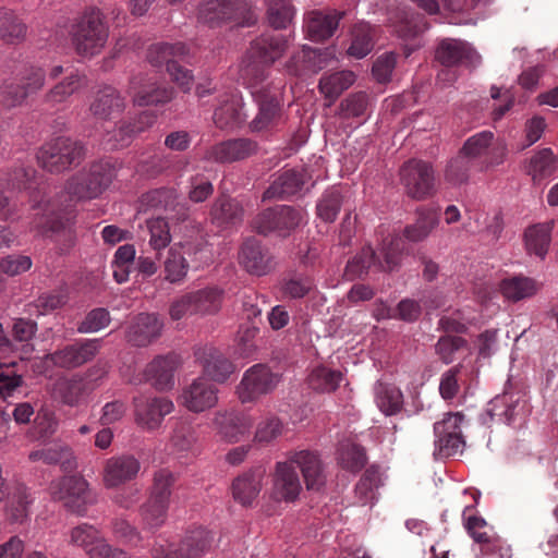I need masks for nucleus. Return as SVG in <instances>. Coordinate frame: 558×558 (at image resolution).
<instances>
[{
	"label": "nucleus",
	"mask_w": 558,
	"mask_h": 558,
	"mask_svg": "<svg viewBox=\"0 0 558 558\" xmlns=\"http://www.w3.org/2000/svg\"><path fill=\"white\" fill-rule=\"evenodd\" d=\"M300 470L307 490L320 492L327 476L316 451L308 449L289 451L284 461H278L271 473L270 497L277 502H294L303 489L296 470Z\"/></svg>",
	"instance_id": "obj_1"
},
{
	"label": "nucleus",
	"mask_w": 558,
	"mask_h": 558,
	"mask_svg": "<svg viewBox=\"0 0 558 558\" xmlns=\"http://www.w3.org/2000/svg\"><path fill=\"white\" fill-rule=\"evenodd\" d=\"M287 38L283 35L265 33L254 39L247 51L242 77L256 86L266 78V70L282 57L287 49Z\"/></svg>",
	"instance_id": "obj_2"
},
{
	"label": "nucleus",
	"mask_w": 558,
	"mask_h": 558,
	"mask_svg": "<svg viewBox=\"0 0 558 558\" xmlns=\"http://www.w3.org/2000/svg\"><path fill=\"white\" fill-rule=\"evenodd\" d=\"M402 250L398 238H387L378 252L371 245L364 246L361 252L348 262L345 275L350 279L361 278L372 268L377 271H393L400 267Z\"/></svg>",
	"instance_id": "obj_3"
},
{
	"label": "nucleus",
	"mask_w": 558,
	"mask_h": 558,
	"mask_svg": "<svg viewBox=\"0 0 558 558\" xmlns=\"http://www.w3.org/2000/svg\"><path fill=\"white\" fill-rule=\"evenodd\" d=\"M120 167V162L113 159H104L83 167L72 174V196L81 199L96 198L111 184Z\"/></svg>",
	"instance_id": "obj_4"
},
{
	"label": "nucleus",
	"mask_w": 558,
	"mask_h": 558,
	"mask_svg": "<svg viewBox=\"0 0 558 558\" xmlns=\"http://www.w3.org/2000/svg\"><path fill=\"white\" fill-rule=\"evenodd\" d=\"M99 9L86 10L72 32V46L82 57H93L105 47L109 28Z\"/></svg>",
	"instance_id": "obj_5"
},
{
	"label": "nucleus",
	"mask_w": 558,
	"mask_h": 558,
	"mask_svg": "<svg viewBox=\"0 0 558 558\" xmlns=\"http://www.w3.org/2000/svg\"><path fill=\"white\" fill-rule=\"evenodd\" d=\"M197 19L211 28L231 23L251 26L257 20L245 0H207L199 5Z\"/></svg>",
	"instance_id": "obj_6"
},
{
	"label": "nucleus",
	"mask_w": 558,
	"mask_h": 558,
	"mask_svg": "<svg viewBox=\"0 0 558 558\" xmlns=\"http://www.w3.org/2000/svg\"><path fill=\"white\" fill-rule=\"evenodd\" d=\"M186 56L187 48L182 43H159L149 47L147 59L154 66L166 65L167 72L172 81L177 83L184 93H187L192 88L193 74L190 70L179 64V61H183Z\"/></svg>",
	"instance_id": "obj_7"
},
{
	"label": "nucleus",
	"mask_w": 558,
	"mask_h": 558,
	"mask_svg": "<svg viewBox=\"0 0 558 558\" xmlns=\"http://www.w3.org/2000/svg\"><path fill=\"white\" fill-rule=\"evenodd\" d=\"M476 166L478 171H486L504 163L507 146L496 140L490 131H482L470 136L460 148Z\"/></svg>",
	"instance_id": "obj_8"
},
{
	"label": "nucleus",
	"mask_w": 558,
	"mask_h": 558,
	"mask_svg": "<svg viewBox=\"0 0 558 558\" xmlns=\"http://www.w3.org/2000/svg\"><path fill=\"white\" fill-rule=\"evenodd\" d=\"M400 183L405 194L415 201L427 199L436 193L435 171L428 161L412 158L399 170Z\"/></svg>",
	"instance_id": "obj_9"
},
{
	"label": "nucleus",
	"mask_w": 558,
	"mask_h": 558,
	"mask_svg": "<svg viewBox=\"0 0 558 558\" xmlns=\"http://www.w3.org/2000/svg\"><path fill=\"white\" fill-rule=\"evenodd\" d=\"M305 220V211L289 205H279L259 213L253 220L254 230L267 235L288 236Z\"/></svg>",
	"instance_id": "obj_10"
},
{
	"label": "nucleus",
	"mask_w": 558,
	"mask_h": 558,
	"mask_svg": "<svg viewBox=\"0 0 558 558\" xmlns=\"http://www.w3.org/2000/svg\"><path fill=\"white\" fill-rule=\"evenodd\" d=\"M389 22L393 33L407 43L404 46L405 57L421 46L418 37L429 27L423 14L408 7H399L391 12Z\"/></svg>",
	"instance_id": "obj_11"
},
{
	"label": "nucleus",
	"mask_w": 558,
	"mask_h": 558,
	"mask_svg": "<svg viewBox=\"0 0 558 558\" xmlns=\"http://www.w3.org/2000/svg\"><path fill=\"white\" fill-rule=\"evenodd\" d=\"M279 381L277 374L265 364H255L243 375L236 393L242 403L254 402L271 392Z\"/></svg>",
	"instance_id": "obj_12"
},
{
	"label": "nucleus",
	"mask_w": 558,
	"mask_h": 558,
	"mask_svg": "<svg viewBox=\"0 0 558 558\" xmlns=\"http://www.w3.org/2000/svg\"><path fill=\"white\" fill-rule=\"evenodd\" d=\"M258 105V112L251 121L252 132H263L276 128L282 119V102L280 98V87L275 89L260 88L253 92Z\"/></svg>",
	"instance_id": "obj_13"
},
{
	"label": "nucleus",
	"mask_w": 558,
	"mask_h": 558,
	"mask_svg": "<svg viewBox=\"0 0 558 558\" xmlns=\"http://www.w3.org/2000/svg\"><path fill=\"white\" fill-rule=\"evenodd\" d=\"M145 209H163L178 221L190 217L191 207L173 187H159L144 193L140 198Z\"/></svg>",
	"instance_id": "obj_14"
},
{
	"label": "nucleus",
	"mask_w": 558,
	"mask_h": 558,
	"mask_svg": "<svg viewBox=\"0 0 558 558\" xmlns=\"http://www.w3.org/2000/svg\"><path fill=\"white\" fill-rule=\"evenodd\" d=\"M213 424L221 440L235 444L250 434L253 420L243 412L223 410L216 412Z\"/></svg>",
	"instance_id": "obj_15"
},
{
	"label": "nucleus",
	"mask_w": 558,
	"mask_h": 558,
	"mask_svg": "<svg viewBox=\"0 0 558 558\" xmlns=\"http://www.w3.org/2000/svg\"><path fill=\"white\" fill-rule=\"evenodd\" d=\"M435 60L444 68L458 65L474 68L480 63L481 57L468 43L445 38L436 47Z\"/></svg>",
	"instance_id": "obj_16"
},
{
	"label": "nucleus",
	"mask_w": 558,
	"mask_h": 558,
	"mask_svg": "<svg viewBox=\"0 0 558 558\" xmlns=\"http://www.w3.org/2000/svg\"><path fill=\"white\" fill-rule=\"evenodd\" d=\"M258 145L246 137L231 138L210 146L204 155L207 161L232 163L256 154Z\"/></svg>",
	"instance_id": "obj_17"
},
{
	"label": "nucleus",
	"mask_w": 558,
	"mask_h": 558,
	"mask_svg": "<svg viewBox=\"0 0 558 558\" xmlns=\"http://www.w3.org/2000/svg\"><path fill=\"white\" fill-rule=\"evenodd\" d=\"M213 537L208 531L197 527L186 534L175 551L162 545L153 548V558H201L210 547Z\"/></svg>",
	"instance_id": "obj_18"
},
{
	"label": "nucleus",
	"mask_w": 558,
	"mask_h": 558,
	"mask_svg": "<svg viewBox=\"0 0 558 558\" xmlns=\"http://www.w3.org/2000/svg\"><path fill=\"white\" fill-rule=\"evenodd\" d=\"M73 543L82 547L90 558H129L124 550L112 548L99 538L97 530L88 524L72 529Z\"/></svg>",
	"instance_id": "obj_19"
},
{
	"label": "nucleus",
	"mask_w": 558,
	"mask_h": 558,
	"mask_svg": "<svg viewBox=\"0 0 558 558\" xmlns=\"http://www.w3.org/2000/svg\"><path fill=\"white\" fill-rule=\"evenodd\" d=\"M174 409L173 402L167 398H135L134 412L135 422L147 430L157 429L163 417Z\"/></svg>",
	"instance_id": "obj_20"
},
{
	"label": "nucleus",
	"mask_w": 558,
	"mask_h": 558,
	"mask_svg": "<svg viewBox=\"0 0 558 558\" xmlns=\"http://www.w3.org/2000/svg\"><path fill=\"white\" fill-rule=\"evenodd\" d=\"M239 264L254 276H265L274 268L269 251L255 238L246 239L239 251Z\"/></svg>",
	"instance_id": "obj_21"
},
{
	"label": "nucleus",
	"mask_w": 558,
	"mask_h": 558,
	"mask_svg": "<svg viewBox=\"0 0 558 558\" xmlns=\"http://www.w3.org/2000/svg\"><path fill=\"white\" fill-rule=\"evenodd\" d=\"M218 389L199 377L183 388L179 401L189 411L199 413L214 408L218 402Z\"/></svg>",
	"instance_id": "obj_22"
},
{
	"label": "nucleus",
	"mask_w": 558,
	"mask_h": 558,
	"mask_svg": "<svg viewBox=\"0 0 558 558\" xmlns=\"http://www.w3.org/2000/svg\"><path fill=\"white\" fill-rule=\"evenodd\" d=\"M141 470L140 461L132 454L114 456L106 460L102 471L104 485L116 488L134 480Z\"/></svg>",
	"instance_id": "obj_23"
},
{
	"label": "nucleus",
	"mask_w": 558,
	"mask_h": 558,
	"mask_svg": "<svg viewBox=\"0 0 558 558\" xmlns=\"http://www.w3.org/2000/svg\"><path fill=\"white\" fill-rule=\"evenodd\" d=\"M243 100L238 92H226L219 96L218 106L214 111V123L221 130H232L245 121Z\"/></svg>",
	"instance_id": "obj_24"
},
{
	"label": "nucleus",
	"mask_w": 558,
	"mask_h": 558,
	"mask_svg": "<svg viewBox=\"0 0 558 558\" xmlns=\"http://www.w3.org/2000/svg\"><path fill=\"white\" fill-rule=\"evenodd\" d=\"M37 159L49 172H63L70 166V138L59 136L46 144L40 148Z\"/></svg>",
	"instance_id": "obj_25"
},
{
	"label": "nucleus",
	"mask_w": 558,
	"mask_h": 558,
	"mask_svg": "<svg viewBox=\"0 0 558 558\" xmlns=\"http://www.w3.org/2000/svg\"><path fill=\"white\" fill-rule=\"evenodd\" d=\"M162 327L157 315L141 313L129 327L128 341L135 347H146L160 336Z\"/></svg>",
	"instance_id": "obj_26"
},
{
	"label": "nucleus",
	"mask_w": 558,
	"mask_h": 558,
	"mask_svg": "<svg viewBox=\"0 0 558 558\" xmlns=\"http://www.w3.org/2000/svg\"><path fill=\"white\" fill-rule=\"evenodd\" d=\"M343 15V12L336 10L310 12L305 19V29L308 38L313 41H324L330 38Z\"/></svg>",
	"instance_id": "obj_27"
},
{
	"label": "nucleus",
	"mask_w": 558,
	"mask_h": 558,
	"mask_svg": "<svg viewBox=\"0 0 558 558\" xmlns=\"http://www.w3.org/2000/svg\"><path fill=\"white\" fill-rule=\"evenodd\" d=\"M264 476L265 470L256 466L234 478L232 483L234 500L242 506H251L262 490Z\"/></svg>",
	"instance_id": "obj_28"
},
{
	"label": "nucleus",
	"mask_w": 558,
	"mask_h": 558,
	"mask_svg": "<svg viewBox=\"0 0 558 558\" xmlns=\"http://www.w3.org/2000/svg\"><path fill=\"white\" fill-rule=\"evenodd\" d=\"M204 374L216 383H225L234 373L235 366L219 350L213 347L204 348L197 353Z\"/></svg>",
	"instance_id": "obj_29"
},
{
	"label": "nucleus",
	"mask_w": 558,
	"mask_h": 558,
	"mask_svg": "<svg viewBox=\"0 0 558 558\" xmlns=\"http://www.w3.org/2000/svg\"><path fill=\"white\" fill-rule=\"evenodd\" d=\"M305 184V174L295 169L282 171L263 194V201L282 199L299 193Z\"/></svg>",
	"instance_id": "obj_30"
},
{
	"label": "nucleus",
	"mask_w": 558,
	"mask_h": 558,
	"mask_svg": "<svg viewBox=\"0 0 558 558\" xmlns=\"http://www.w3.org/2000/svg\"><path fill=\"white\" fill-rule=\"evenodd\" d=\"M177 361L173 356H159L145 368V379L157 390H169L174 385Z\"/></svg>",
	"instance_id": "obj_31"
},
{
	"label": "nucleus",
	"mask_w": 558,
	"mask_h": 558,
	"mask_svg": "<svg viewBox=\"0 0 558 558\" xmlns=\"http://www.w3.org/2000/svg\"><path fill=\"white\" fill-rule=\"evenodd\" d=\"M329 52L303 48L300 52L291 57L287 64L288 71L296 76L308 73H317L326 66V60Z\"/></svg>",
	"instance_id": "obj_32"
},
{
	"label": "nucleus",
	"mask_w": 558,
	"mask_h": 558,
	"mask_svg": "<svg viewBox=\"0 0 558 558\" xmlns=\"http://www.w3.org/2000/svg\"><path fill=\"white\" fill-rule=\"evenodd\" d=\"M210 217L219 227L236 226L243 221L244 209L235 198L221 196L213 204Z\"/></svg>",
	"instance_id": "obj_33"
},
{
	"label": "nucleus",
	"mask_w": 558,
	"mask_h": 558,
	"mask_svg": "<svg viewBox=\"0 0 558 558\" xmlns=\"http://www.w3.org/2000/svg\"><path fill=\"white\" fill-rule=\"evenodd\" d=\"M124 108L123 98L112 86H105L96 94L90 105V111L98 119L107 120L122 112Z\"/></svg>",
	"instance_id": "obj_34"
},
{
	"label": "nucleus",
	"mask_w": 558,
	"mask_h": 558,
	"mask_svg": "<svg viewBox=\"0 0 558 558\" xmlns=\"http://www.w3.org/2000/svg\"><path fill=\"white\" fill-rule=\"evenodd\" d=\"M555 221L549 220L529 227L524 232L525 247L530 254L544 258L547 254Z\"/></svg>",
	"instance_id": "obj_35"
},
{
	"label": "nucleus",
	"mask_w": 558,
	"mask_h": 558,
	"mask_svg": "<svg viewBox=\"0 0 558 558\" xmlns=\"http://www.w3.org/2000/svg\"><path fill=\"white\" fill-rule=\"evenodd\" d=\"M495 415L504 418V422L511 425L523 420L527 412L526 400L513 395L505 393L495 399L493 404Z\"/></svg>",
	"instance_id": "obj_36"
},
{
	"label": "nucleus",
	"mask_w": 558,
	"mask_h": 558,
	"mask_svg": "<svg viewBox=\"0 0 558 558\" xmlns=\"http://www.w3.org/2000/svg\"><path fill=\"white\" fill-rule=\"evenodd\" d=\"M538 290L537 282L525 276H512L501 280V294L509 301L518 302L531 298Z\"/></svg>",
	"instance_id": "obj_37"
},
{
	"label": "nucleus",
	"mask_w": 558,
	"mask_h": 558,
	"mask_svg": "<svg viewBox=\"0 0 558 558\" xmlns=\"http://www.w3.org/2000/svg\"><path fill=\"white\" fill-rule=\"evenodd\" d=\"M215 187L208 174L197 171L191 174L185 182L184 193L186 203L202 204L214 194Z\"/></svg>",
	"instance_id": "obj_38"
},
{
	"label": "nucleus",
	"mask_w": 558,
	"mask_h": 558,
	"mask_svg": "<svg viewBox=\"0 0 558 558\" xmlns=\"http://www.w3.org/2000/svg\"><path fill=\"white\" fill-rule=\"evenodd\" d=\"M222 290L217 287H207L187 293L195 314H215L219 311L222 301Z\"/></svg>",
	"instance_id": "obj_39"
},
{
	"label": "nucleus",
	"mask_w": 558,
	"mask_h": 558,
	"mask_svg": "<svg viewBox=\"0 0 558 558\" xmlns=\"http://www.w3.org/2000/svg\"><path fill=\"white\" fill-rule=\"evenodd\" d=\"M27 26L9 9L0 8V38L8 44H20L25 40Z\"/></svg>",
	"instance_id": "obj_40"
},
{
	"label": "nucleus",
	"mask_w": 558,
	"mask_h": 558,
	"mask_svg": "<svg viewBox=\"0 0 558 558\" xmlns=\"http://www.w3.org/2000/svg\"><path fill=\"white\" fill-rule=\"evenodd\" d=\"M374 48V28L365 22L355 24L351 31L348 54L356 59L366 57Z\"/></svg>",
	"instance_id": "obj_41"
},
{
	"label": "nucleus",
	"mask_w": 558,
	"mask_h": 558,
	"mask_svg": "<svg viewBox=\"0 0 558 558\" xmlns=\"http://www.w3.org/2000/svg\"><path fill=\"white\" fill-rule=\"evenodd\" d=\"M416 214L415 222L407 226L403 231L404 238L411 242L423 241L438 225L437 214L433 209L420 208Z\"/></svg>",
	"instance_id": "obj_42"
},
{
	"label": "nucleus",
	"mask_w": 558,
	"mask_h": 558,
	"mask_svg": "<svg viewBox=\"0 0 558 558\" xmlns=\"http://www.w3.org/2000/svg\"><path fill=\"white\" fill-rule=\"evenodd\" d=\"M355 81V75L351 71H340L329 75H324L318 84L320 93L330 100L331 105L340 94L348 89Z\"/></svg>",
	"instance_id": "obj_43"
},
{
	"label": "nucleus",
	"mask_w": 558,
	"mask_h": 558,
	"mask_svg": "<svg viewBox=\"0 0 558 558\" xmlns=\"http://www.w3.org/2000/svg\"><path fill=\"white\" fill-rule=\"evenodd\" d=\"M375 401L383 413L393 415L401 410L403 396L396 386L378 383L375 387Z\"/></svg>",
	"instance_id": "obj_44"
},
{
	"label": "nucleus",
	"mask_w": 558,
	"mask_h": 558,
	"mask_svg": "<svg viewBox=\"0 0 558 558\" xmlns=\"http://www.w3.org/2000/svg\"><path fill=\"white\" fill-rule=\"evenodd\" d=\"M380 484L379 469L374 465L367 468L354 489L359 504L362 506L372 504L376 498V490Z\"/></svg>",
	"instance_id": "obj_45"
},
{
	"label": "nucleus",
	"mask_w": 558,
	"mask_h": 558,
	"mask_svg": "<svg viewBox=\"0 0 558 558\" xmlns=\"http://www.w3.org/2000/svg\"><path fill=\"white\" fill-rule=\"evenodd\" d=\"M163 268L166 280L171 283H179L186 277L190 263L183 255L180 247L172 246L168 251L167 257L163 262Z\"/></svg>",
	"instance_id": "obj_46"
},
{
	"label": "nucleus",
	"mask_w": 558,
	"mask_h": 558,
	"mask_svg": "<svg viewBox=\"0 0 558 558\" xmlns=\"http://www.w3.org/2000/svg\"><path fill=\"white\" fill-rule=\"evenodd\" d=\"M267 5V21L275 29L287 28L293 17L294 8L289 0H265Z\"/></svg>",
	"instance_id": "obj_47"
},
{
	"label": "nucleus",
	"mask_w": 558,
	"mask_h": 558,
	"mask_svg": "<svg viewBox=\"0 0 558 558\" xmlns=\"http://www.w3.org/2000/svg\"><path fill=\"white\" fill-rule=\"evenodd\" d=\"M173 88L159 86L156 83H151L143 86L134 95V102L141 107L157 106L169 102L173 98Z\"/></svg>",
	"instance_id": "obj_48"
},
{
	"label": "nucleus",
	"mask_w": 558,
	"mask_h": 558,
	"mask_svg": "<svg viewBox=\"0 0 558 558\" xmlns=\"http://www.w3.org/2000/svg\"><path fill=\"white\" fill-rule=\"evenodd\" d=\"M338 461L342 469L355 473L365 465L366 454L360 445L343 441L338 450Z\"/></svg>",
	"instance_id": "obj_49"
},
{
	"label": "nucleus",
	"mask_w": 558,
	"mask_h": 558,
	"mask_svg": "<svg viewBox=\"0 0 558 558\" xmlns=\"http://www.w3.org/2000/svg\"><path fill=\"white\" fill-rule=\"evenodd\" d=\"M340 371L330 369L325 366H318L312 371L308 376V385L312 389L320 392L335 391L342 380Z\"/></svg>",
	"instance_id": "obj_50"
},
{
	"label": "nucleus",
	"mask_w": 558,
	"mask_h": 558,
	"mask_svg": "<svg viewBox=\"0 0 558 558\" xmlns=\"http://www.w3.org/2000/svg\"><path fill=\"white\" fill-rule=\"evenodd\" d=\"M95 502V495L82 476L72 474V514L83 515L87 507Z\"/></svg>",
	"instance_id": "obj_51"
},
{
	"label": "nucleus",
	"mask_w": 558,
	"mask_h": 558,
	"mask_svg": "<svg viewBox=\"0 0 558 558\" xmlns=\"http://www.w3.org/2000/svg\"><path fill=\"white\" fill-rule=\"evenodd\" d=\"M473 168L477 169V166L460 149L458 155L448 162L445 178L452 184L465 183Z\"/></svg>",
	"instance_id": "obj_52"
},
{
	"label": "nucleus",
	"mask_w": 558,
	"mask_h": 558,
	"mask_svg": "<svg viewBox=\"0 0 558 558\" xmlns=\"http://www.w3.org/2000/svg\"><path fill=\"white\" fill-rule=\"evenodd\" d=\"M526 170L533 181L549 177L555 171V157L551 149L543 148L532 156Z\"/></svg>",
	"instance_id": "obj_53"
},
{
	"label": "nucleus",
	"mask_w": 558,
	"mask_h": 558,
	"mask_svg": "<svg viewBox=\"0 0 558 558\" xmlns=\"http://www.w3.org/2000/svg\"><path fill=\"white\" fill-rule=\"evenodd\" d=\"M342 196L338 189L327 190L316 205L317 216L325 222H333L340 211Z\"/></svg>",
	"instance_id": "obj_54"
},
{
	"label": "nucleus",
	"mask_w": 558,
	"mask_h": 558,
	"mask_svg": "<svg viewBox=\"0 0 558 558\" xmlns=\"http://www.w3.org/2000/svg\"><path fill=\"white\" fill-rule=\"evenodd\" d=\"M464 525L474 542L481 544L482 553L488 554L496 549L498 542L493 539L485 531H482L486 526V521L483 518L470 515Z\"/></svg>",
	"instance_id": "obj_55"
},
{
	"label": "nucleus",
	"mask_w": 558,
	"mask_h": 558,
	"mask_svg": "<svg viewBox=\"0 0 558 558\" xmlns=\"http://www.w3.org/2000/svg\"><path fill=\"white\" fill-rule=\"evenodd\" d=\"M101 347L100 339H78L72 341V367L90 361Z\"/></svg>",
	"instance_id": "obj_56"
},
{
	"label": "nucleus",
	"mask_w": 558,
	"mask_h": 558,
	"mask_svg": "<svg viewBox=\"0 0 558 558\" xmlns=\"http://www.w3.org/2000/svg\"><path fill=\"white\" fill-rule=\"evenodd\" d=\"M180 248L184 256H189V263H192L196 268L209 265L213 262L211 247L204 241L189 242Z\"/></svg>",
	"instance_id": "obj_57"
},
{
	"label": "nucleus",
	"mask_w": 558,
	"mask_h": 558,
	"mask_svg": "<svg viewBox=\"0 0 558 558\" xmlns=\"http://www.w3.org/2000/svg\"><path fill=\"white\" fill-rule=\"evenodd\" d=\"M196 441L195 430L193 426L182 420L175 421L171 435V444L179 451H187Z\"/></svg>",
	"instance_id": "obj_58"
},
{
	"label": "nucleus",
	"mask_w": 558,
	"mask_h": 558,
	"mask_svg": "<svg viewBox=\"0 0 558 558\" xmlns=\"http://www.w3.org/2000/svg\"><path fill=\"white\" fill-rule=\"evenodd\" d=\"M111 322L110 313L104 307H97L87 313L77 331L82 333L97 332L106 328Z\"/></svg>",
	"instance_id": "obj_59"
},
{
	"label": "nucleus",
	"mask_w": 558,
	"mask_h": 558,
	"mask_svg": "<svg viewBox=\"0 0 558 558\" xmlns=\"http://www.w3.org/2000/svg\"><path fill=\"white\" fill-rule=\"evenodd\" d=\"M168 506L167 502L149 498L141 508L143 521L151 529L159 527L166 520Z\"/></svg>",
	"instance_id": "obj_60"
},
{
	"label": "nucleus",
	"mask_w": 558,
	"mask_h": 558,
	"mask_svg": "<svg viewBox=\"0 0 558 558\" xmlns=\"http://www.w3.org/2000/svg\"><path fill=\"white\" fill-rule=\"evenodd\" d=\"M148 230L150 234L149 246L154 251L159 252L170 244V230L168 222L165 219L157 218L148 221Z\"/></svg>",
	"instance_id": "obj_61"
},
{
	"label": "nucleus",
	"mask_w": 558,
	"mask_h": 558,
	"mask_svg": "<svg viewBox=\"0 0 558 558\" xmlns=\"http://www.w3.org/2000/svg\"><path fill=\"white\" fill-rule=\"evenodd\" d=\"M174 483L173 474L168 470H160L155 473L150 499L169 504L171 486Z\"/></svg>",
	"instance_id": "obj_62"
},
{
	"label": "nucleus",
	"mask_w": 558,
	"mask_h": 558,
	"mask_svg": "<svg viewBox=\"0 0 558 558\" xmlns=\"http://www.w3.org/2000/svg\"><path fill=\"white\" fill-rule=\"evenodd\" d=\"M35 173L32 167H15L7 173V185L17 191L32 189Z\"/></svg>",
	"instance_id": "obj_63"
},
{
	"label": "nucleus",
	"mask_w": 558,
	"mask_h": 558,
	"mask_svg": "<svg viewBox=\"0 0 558 558\" xmlns=\"http://www.w3.org/2000/svg\"><path fill=\"white\" fill-rule=\"evenodd\" d=\"M437 454L441 458H448L462 452L464 440L462 434L435 435Z\"/></svg>",
	"instance_id": "obj_64"
}]
</instances>
